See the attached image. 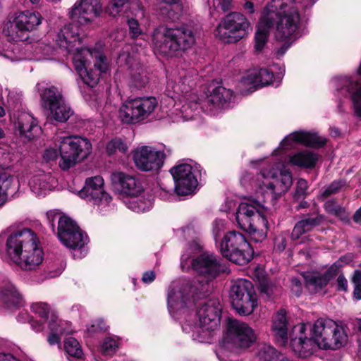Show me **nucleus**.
<instances>
[{
  "label": "nucleus",
  "instance_id": "nucleus-58",
  "mask_svg": "<svg viewBox=\"0 0 361 361\" xmlns=\"http://www.w3.org/2000/svg\"><path fill=\"white\" fill-rule=\"evenodd\" d=\"M59 157V152L54 147L47 148L43 154V159L47 162H50L56 160Z\"/></svg>",
  "mask_w": 361,
  "mask_h": 361
},
{
  "label": "nucleus",
  "instance_id": "nucleus-38",
  "mask_svg": "<svg viewBox=\"0 0 361 361\" xmlns=\"http://www.w3.org/2000/svg\"><path fill=\"white\" fill-rule=\"evenodd\" d=\"M233 97V91L224 87L219 86L214 89L210 95L207 97L206 102L212 104L211 110L216 106H224L230 102Z\"/></svg>",
  "mask_w": 361,
  "mask_h": 361
},
{
  "label": "nucleus",
  "instance_id": "nucleus-11",
  "mask_svg": "<svg viewBox=\"0 0 361 361\" xmlns=\"http://www.w3.org/2000/svg\"><path fill=\"white\" fill-rule=\"evenodd\" d=\"M221 307L217 299H210L202 305L195 315L197 320L194 324L186 322L183 325V330L187 333L192 332L194 340L203 342L207 331L217 329L220 324Z\"/></svg>",
  "mask_w": 361,
  "mask_h": 361
},
{
  "label": "nucleus",
  "instance_id": "nucleus-35",
  "mask_svg": "<svg viewBox=\"0 0 361 361\" xmlns=\"http://www.w3.org/2000/svg\"><path fill=\"white\" fill-rule=\"evenodd\" d=\"M274 78L272 71L263 68L254 70L244 77L243 82L245 84L253 85L255 87H263L270 85Z\"/></svg>",
  "mask_w": 361,
  "mask_h": 361
},
{
  "label": "nucleus",
  "instance_id": "nucleus-13",
  "mask_svg": "<svg viewBox=\"0 0 361 361\" xmlns=\"http://www.w3.org/2000/svg\"><path fill=\"white\" fill-rule=\"evenodd\" d=\"M59 152V167L66 171L87 158L92 152V144L87 138L80 136L61 137Z\"/></svg>",
  "mask_w": 361,
  "mask_h": 361
},
{
  "label": "nucleus",
  "instance_id": "nucleus-19",
  "mask_svg": "<svg viewBox=\"0 0 361 361\" xmlns=\"http://www.w3.org/2000/svg\"><path fill=\"white\" fill-rule=\"evenodd\" d=\"M197 166L190 163L180 162L170 169L178 195H188L194 193L198 185L196 173Z\"/></svg>",
  "mask_w": 361,
  "mask_h": 361
},
{
  "label": "nucleus",
  "instance_id": "nucleus-28",
  "mask_svg": "<svg viewBox=\"0 0 361 361\" xmlns=\"http://www.w3.org/2000/svg\"><path fill=\"white\" fill-rule=\"evenodd\" d=\"M14 126L20 135L28 140L33 139L41 131L37 120L28 112L21 111L13 116Z\"/></svg>",
  "mask_w": 361,
  "mask_h": 361
},
{
  "label": "nucleus",
  "instance_id": "nucleus-44",
  "mask_svg": "<svg viewBox=\"0 0 361 361\" xmlns=\"http://www.w3.org/2000/svg\"><path fill=\"white\" fill-rule=\"evenodd\" d=\"M49 112V116L59 122H66L73 114L72 109L65 100L50 109Z\"/></svg>",
  "mask_w": 361,
  "mask_h": 361
},
{
  "label": "nucleus",
  "instance_id": "nucleus-18",
  "mask_svg": "<svg viewBox=\"0 0 361 361\" xmlns=\"http://www.w3.org/2000/svg\"><path fill=\"white\" fill-rule=\"evenodd\" d=\"M104 180L101 176L87 178L78 195L90 202L100 212L106 211L111 205L112 197L104 188Z\"/></svg>",
  "mask_w": 361,
  "mask_h": 361
},
{
  "label": "nucleus",
  "instance_id": "nucleus-50",
  "mask_svg": "<svg viewBox=\"0 0 361 361\" xmlns=\"http://www.w3.org/2000/svg\"><path fill=\"white\" fill-rule=\"evenodd\" d=\"M118 348V343L117 340L114 338H106L101 346V352L104 355L111 356Z\"/></svg>",
  "mask_w": 361,
  "mask_h": 361
},
{
  "label": "nucleus",
  "instance_id": "nucleus-5",
  "mask_svg": "<svg viewBox=\"0 0 361 361\" xmlns=\"http://www.w3.org/2000/svg\"><path fill=\"white\" fill-rule=\"evenodd\" d=\"M195 39L193 31L185 25L173 28L160 27L153 32L152 45L156 54L171 57L192 47Z\"/></svg>",
  "mask_w": 361,
  "mask_h": 361
},
{
  "label": "nucleus",
  "instance_id": "nucleus-40",
  "mask_svg": "<svg viewBox=\"0 0 361 361\" xmlns=\"http://www.w3.org/2000/svg\"><path fill=\"white\" fill-rule=\"evenodd\" d=\"M317 159V154L309 150H303L291 156L289 161L293 166L301 168H313Z\"/></svg>",
  "mask_w": 361,
  "mask_h": 361
},
{
  "label": "nucleus",
  "instance_id": "nucleus-16",
  "mask_svg": "<svg viewBox=\"0 0 361 361\" xmlns=\"http://www.w3.org/2000/svg\"><path fill=\"white\" fill-rule=\"evenodd\" d=\"M154 97H137L125 102L119 109L118 117L127 124H135L148 118L157 107Z\"/></svg>",
  "mask_w": 361,
  "mask_h": 361
},
{
  "label": "nucleus",
  "instance_id": "nucleus-56",
  "mask_svg": "<svg viewBox=\"0 0 361 361\" xmlns=\"http://www.w3.org/2000/svg\"><path fill=\"white\" fill-rule=\"evenodd\" d=\"M308 188L307 182L302 178L298 180L296 185L295 192L294 195L295 198L301 199L304 198L307 194V190Z\"/></svg>",
  "mask_w": 361,
  "mask_h": 361
},
{
  "label": "nucleus",
  "instance_id": "nucleus-32",
  "mask_svg": "<svg viewBox=\"0 0 361 361\" xmlns=\"http://www.w3.org/2000/svg\"><path fill=\"white\" fill-rule=\"evenodd\" d=\"M271 330L278 343L286 345L288 342V320L286 312L281 310L273 317Z\"/></svg>",
  "mask_w": 361,
  "mask_h": 361
},
{
  "label": "nucleus",
  "instance_id": "nucleus-45",
  "mask_svg": "<svg viewBox=\"0 0 361 361\" xmlns=\"http://www.w3.org/2000/svg\"><path fill=\"white\" fill-rule=\"evenodd\" d=\"M257 356L260 361H280L284 357L273 346L266 343L259 345Z\"/></svg>",
  "mask_w": 361,
  "mask_h": 361
},
{
  "label": "nucleus",
  "instance_id": "nucleus-29",
  "mask_svg": "<svg viewBox=\"0 0 361 361\" xmlns=\"http://www.w3.org/2000/svg\"><path fill=\"white\" fill-rule=\"evenodd\" d=\"M0 300L8 309L20 307L24 301L16 287L9 281L0 280Z\"/></svg>",
  "mask_w": 361,
  "mask_h": 361
},
{
  "label": "nucleus",
  "instance_id": "nucleus-7",
  "mask_svg": "<svg viewBox=\"0 0 361 361\" xmlns=\"http://www.w3.org/2000/svg\"><path fill=\"white\" fill-rule=\"evenodd\" d=\"M267 209L259 201L247 198L239 204L236 221L242 230L250 233L255 241L259 242L267 236Z\"/></svg>",
  "mask_w": 361,
  "mask_h": 361
},
{
  "label": "nucleus",
  "instance_id": "nucleus-55",
  "mask_svg": "<svg viewBox=\"0 0 361 361\" xmlns=\"http://www.w3.org/2000/svg\"><path fill=\"white\" fill-rule=\"evenodd\" d=\"M127 23L128 25L130 34L132 37H137L142 34V31L137 19L134 18H128Z\"/></svg>",
  "mask_w": 361,
  "mask_h": 361
},
{
  "label": "nucleus",
  "instance_id": "nucleus-15",
  "mask_svg": "<svg viewBox=\"0 0 361 361\" xmlns=\"http://www.w3.org/2000/svg\"><path fill=\"white\" fill-rule=\"evenodd\" d=\"M223 257L231 262L245 265L253 257V250L245 236L236 231L226 233L220 245Z\"/></svg>",
  "mask_w": 361,
  "mask_h": 361
},
{
  "label": "nucleus",
  "instance_id": "nucleus-60",
  "mask_svg": "<svg viewBox=\"0 0 361 361\" xmlns=\"http://www.w3.org/2000/svg\"><path fill=\"white\" fill-rule=\"evenodd\" d=\"M224 230V221L221 219H216L213 223L212 232L215 239Z\"/></svg>",
  "mask_w": 361,
  "mask_h": 361
},
{
  "label": "nucleus",
  "instance_id": "nucleus-14",
  "mask_svg": "<svg viewBox=\"0 0 361 361\" xmlns=\"http://www.w3.org/2000/svg\"><path fill=\"white\" fill-rule=\"evenodd\" d=\"M251 30L250 23L243 14L231 12L221 20L215 29L214 35L225 43H235Z\"/></svg>",
  "mask_w": 361,
  "mask_h": 361
},
{
  "label": "nucleus",
  "instance_id": "nucleus-41",
  "mask_svg": "<svg viewBox=\"0 0 361 361\" xmlns=\"http://www.w3.org/2000/svg\"><path fill=\"white\" fill-rule=\"evenodd\" d=\"M321 223L319 216L307 217L298 221L291 233L290 238L293 240H298L305 233H307Z\"/></svg>",
  "mask_w": 361,
  "mask_h": 361
},
{
  "label": "nucleus",
  "instance_id": "nucleus-22",
  "mask_svg": "<svg viewBox=\"0 0 361 361\" xmlns=\"http://www.w3.org/2000/svg\"><path fill=\"white\" fill-rule=\"evenodd\" d=\"M111 180L114 189L126 196L137 197L144 192L141 181L134 176L115 171L111 175Z\"/></svg>",
  "mask_w": 361,
  "mask_h": 361
},
{
  "label": "nucleus",
  "instance_id": "nucleus-36",
  "mask_svg": "<svg viewBox=\"0 0 361 361\" xmlns=\"http://www.w3.org/2000/svg\"><path fill=\"white\" fill-rule=\"evenodd\" d=\"M67 326L68 323L59 319L54 314H51L48 322V327L50 331L47 338L49 343L51 345L59 343L61 336L68 332Z\"/></svg>",
  "mask_w": 361,
  "mask_h": 361
},
{
  "label": "nucleus",
  "instance_id": "nucleus-54",
  "mask_svg": "<svg viewBox=\"0 0 361 361\" xmlns=\"http://www.w3.org/2000/svg\"><path fill=\"white\" fill-rule=\"evenodd\" d=\"M345 182L342 180H335L331 183L322 193L323 198H326L332 194L337 192L343 186H344Z\"/></svg>",
  "mask_w": 361,
  "mask_h": 361
},
{
  "label": "nucleus",
  "instance_id": "nucleus-12",
  "mask_svg": "<svg viewBox=\"0 0 361 361\" xmlns=\"http://www.w3.org/2000/svg\"><path fill=\"white\" fill-rule=\"evenodd\" d=\"M256 340L254 331L245 322L228 319L227 331L222 340L221 353H240L248 348Z\"/></svg>",
  "mask_w": 361,
  "mask_h": 361
},
{
  "label": "nucleus",
  "instance_id": "nucleus-48",
  "mask_svg": "<svg viewBox=\"0 0 361 361\" xmlns=\"http://www.w3.org/2000/svg\"><path fill=\"white\" fill-rule=\"evenodd\" d=\"M64 349L66 353L73 357L80 358L82 350L79 342L73 337L67 338L64 342Z\"/></svg>",
  "mask_w": 361,
  "mask_h": 361
},
{
  "label": "nucleus",
  "instance_id": "nucleus-42",
  "mask_svg": "<svg viewBox=\"0 0 361 361\" xmlns=\"http://www.w3.org/2000/svg\"><path fill=\"white\" fill-rule=\"evenodd\" d=\"M269 19L263 13L255 37V49L257 51H261L267 42L269 29L271 27L267 20Z\"/></svg>",
  "mask_w": 361,
  "mask_h": 361
},
{
  "label": "nucleus",
  "instance_id": "nucleus-26",
  "mask_svg": "<svg viewBox=\"0 0 361 361\" xmlns=\"http://www.w3.org/2000/svg\"><path fill=\"white\" fill-rule=\"evenodd\" d=\"M56 42L61 48L66 50L68 54H73L83 47H78L77 45L81 44V38L79 33V27L75 23H70L64 25L58 32Z\"/></svg>",
  "mask_w": 361,
  "mask_h": 361
},
{
  "label": "nucleus",
  "instance_id": "nucleus-27",
  "mask_svg": "<svg viewBox=\"0 0 361 361\" xmlns=\"http://www.w3.org/2000/svg\"><path fill=\"white\" fill-rule=\"evenodd\" d=\"M22 46V54L25 58L22 60L42 61L51 59L54 54V48L46 40L42 39L33 43H20Z\"/></svg>",
  "mask_w": 361,
  "mask_h": 361
},
{
  "label": "nucleus",
  "instance_id": "nucleus-4",
  "mask_svg": "<svg viewBox=\"0 0 361 361\" xmlns=\"http://www.w3.org/2000/svg\"><path fill=\"white\" fill-rule=\"evenodd\" d=\"M269 17L272 27L276 26V37L279 41H294L300 37V16L295 0H271L263 11Z\"/></svg>",
  "mask_w": 361,
  "mask_h": 361
},
{
  "label": "nucleus",
  "instance_id": "nucleus-37",
  "mask_svg": "<svg viewBox=\"0 0 361 361\" xmlns=\"http://www.w3.org/2000/svg\"><path fill=\"white\" fill-rule=\"evenodd\" d=\"M19 188L15 177L8 171H0V207L2 206L8 195H13Z\"/></svg>",
  "mask_w": 361,
  "mask_h": 361
},
{
  "label": "nucleus",
  "instance_id": "nucleus-30",
  "mask_svg": "<svg viewBox=\"0 0 361 361\" xmlns=\"http://www.w3.org/2000/svg\"><path fill=\"white\" fill-rule=\"evenodd\" d=\"M187 287H183L179 281L171 283L168 289L167 302L168 309L171 314L186 305V297L183 291Z\"/></svg>",
  "mask_w": 361,
  "mask_h": 361
},
{
  "label": "nucleus",
  "instance_id": "nucleus-17",
  "mask_svg": "<svg viewBox=\"0 0 361 361\" xmlns=\"http://www.w3.org/2000/svg\"><path fill=\"white\" fill-rule=\"evenodd\" d=\"M232 305L241 315L251 314L257 306V296L251 281L239 279L234 282L231 289Z\"/></svg>",
  "mask_w": 361,
  "mask_h": 361
},
{
  "label": "nucleus",
  "instance_id": "nucleus-63",
  "mask_svg": "<svg viewBox=\"0 0 361 361\" xmlns=\"http://www.w3.org/2000/svg\"><path fill=\"white\" fill-rule=\"evenodd\" d=\"M337 289L346 291L348 289V281L343 275H339L337 279Z\"/></svg>",
  "mask_w": 361,
  "mask_h": 361
},
{
  "label": "nucleus",
  "instance_id": "nucleus-61",
  "mask_svg": "<svg viewBox=\"0 0 361 361\" xmlns=\"http://www.w3.org/2000/svg\"><path fill=\"white\" fill-rule=\"evenodd\" d=\"M292 291L295 293L297 296H299L302 291V283L297 278H293L291 280Z\"/></svg>",
  "mask_w": 361,
  "mask_h": 361
},
{
  "label": "nucleus",
  "instance_id": "nucleus-34",
  "mask_svg": "<svg viewBox=\"0 0 361 361\" xmlns=\"http://www.w3.org/2000/svg\"><path fill=\"white\" fill-rule=\"evenodd\" d=\"M52 180L53 178L49 173L42 171L31 177L29 180V185L31 190L37 196H44L51 190Z\"/></svg>",
  "mask_w": 361,
  "mask_h": 361
},
{
  "label": "nucleus",
  "instance_id": "nucleus-21",
  "mask_svg": "<svg viewBox=\"0 0 361 361\" xmlns=\"http://www.w3.org/2000/svg\"><path fill=\"white\" fill-rule=\"evenodd\" d=\"M326 139L319 136L316 133L296 131L287 135L280 143V147L275 149L274 154H279L281 149L290 150L296 144H302L308 147H320L326 144Z\"/></svg>",
  "mask_w": 361,
  "mask_h": 361
},
{
  "label": "nucleus",
  "instance_id": "nucleus-46",
  "mask_svg": "<svg viewBox=\"0 0 361 361\" xmlns=\"http://www.w3.org/2000/svg\"><path fill=\"white\" fill-rule=\"evenodd\" d=\"M305 279L306 286L311 293L320 291L328 284L326 279L322 274H308Z\"/></svg>",
  "mask_w": 361,
  "mask_h": 361
},
{
  "label": "nucleus",
  "instance_id": "nucleus-23",
  "mask_svg": "<svg viewBox=\"0 0 361 361\" xmlns=\"http://www.w3.org/2000/svg\"><path fill=\"white\" fill-rule=\"evenodd\" d=\"M134 49V46L131 44L126 45L118 56L117 63L121 67H126L131 72L135 71V73H130L131 75L132 84L136 88H141L145 85L146 80L141 76L140 71L142 67Z\"/></svg>",
  "mask_w": 361,
  "mask_h": 361
},
{
  "label": "nucleus",
  "instance_id": "nucleus-47",
  "mask_svg": "<svg viewBox=\"0 0 361 361\" xmlns=\"http://www.w3.org/2000/svg\"><path fill=\"white\" fill-rule=\"evenodd\" d=\"M133 199L129 201L128 207L132 211L137 213L145 212L150 209L152 207V202L149 197H132Z\"/></svg>",
  "mask_w": 361,
  "mask_h": 361
},
{
  "label": "nucleus",
  "instance_id": "nucleus-53",
  "mask_svg": "<svg viewBox=\"0 0 361 361\" xmlns=\"http://www.w3.org/2000/svg\"><path fill=\"white\" fill-rule=\"evenodd\" d=\"M351 281L354 284V291L353 295L354 297L357 300H361V271L358 270H355L353 272V276L351 278Z\"/></svg>",
  "mask_w": 361,
  "mask_h": 361
},
{
  "label": "nucleus",
  "instance_id": "nucleus-31",
  "mask_svg": "<svg viewBox=\"0 0 361 361\" xmlns=\"http://www.w3.org/2000/svg\"><path fill=\"white\" fill-rule=\"evenodd\" d=\"M13 18L26 34L35 30L43 20V17L39 12L29 10L16 13Z\"/></svg>",
  "mask_w": 361,
  "mask_h": 361
},
{
  "label": "nucleus",
  "instance_id": "nucleus-20",
  "mask_svg": "<svg viewBox=\"0 0 361 361\" xmlns=\"http://www.w3.org/2000/svg\"><path fill=\"white\" fill-rule=\"evenodd\" d=\"M133 161L137 166L143 171H157L163 164L164 154L149 146H141L133 152Z\"/></svg>",
  "mask_w": 361,
  "mask_h": 361
},
{
  "label": "nucleus",
  "instance_id": "nucleus-10",
  "mask_svg": "<svg viewBox=\"0 0 361 361\" xmlns=\"http://www.w3.org/2000/svg\"><path fill=\"white\" fill-rule=\"evenodd\" d=\"M200 250V246L197 241L190 243L182 255L180 266L184 271L194 269L200 275L206 278L207 283L215 278L220 273L227 272L226 265L221 264L216 257L209 252H204L196 259H191V253H196Z\"/></svg>",
  "mask_w": 361,
  "mask_h": 361
},
{
  "label": "nucleus",
  "instance_id": "nucleus-9",
  "mask_svg": "<svg viewBox=\"0 0 361 361\" xmlns=\"http://www.w3.org/2000/svg\"><path fill=\"white\" fill-rule=\"evenodd\" d=\"M73 63L83 82L91 87L97 85L102 75L109 69L106 56L90 49H78L73 57Z\"/></svg>",
  "mask_w": 361,
  "mask_h": 361
},
{
  "label": "nucleus",
  "instance_id": "nucleus-43",
  "mask_svg": "<svg viewBox=\"0 0 361 361\" xmlns=\"http://www.w3.org/2000/svg\"><path fill=\"white\" fill-rule=\"evenodd\" d=\"M0 55L11 61H19L25 58V56L22 54V46L20 43H12L8 41L5 43L1 37Z\"/></svg>",
  "mask_w": 361,
  "mask_h": 361
},
{
  "label": "nucleus",
  "instance_id": "nucleus-33",
  "mask_svg": "<svg viewBox=\"0 0 361 361\" xmlns=\"http://www.w3.org/2000/svg\"><path fill=\"white\" fill-rule=\"evenodd\" d=\"M36 87L40 93L42 105L47 111L65 100L61 92L54 86L44 87L39 83Z\"/></svg>",
  "mask_w": 361,
  "mask_h": 361
},
{
  "label": "nucleus",
  "instance_id": "nucleus-62",
  "mask_svg": "<svg viewBox=\"0 0 361 361\" xmlns=\"http://www.w3.org/2000/svg\"><path fill=\"white\" fill-rule=\"evenodd\" d=\"M286 42L284 44H283L280 48L277 49V50H276V51H275V55L278 59L281 58V56H283L284 55V54L286 52V51L288 50V49L290 47L292 42H293V41H288V40H286Z\"/></svg>",
  "mask_w": 361,
  "mask_h": 361
},
{
  "label": "nucleus",
  "instance_id": "nucleus-3",
  "mask_svg": "<svg viewBox=\"0 0 361 361\" xmlns=\"http://www.w3.org/2000/svg\"><path fill=\"white\" fill-rule=\"evenodd\" d=\"M254 175L253 172H245L240 178L241 185L262 195L270 194L274 200L283 195L293 183L291 172L280 169V164L263 168L256 177Z\"/></svg>",
  "mask_w": 361,
  "mask_h": 361
},
{
  "label": "nucleus",
  "instance_id": "nucleus-64",
  "mask_svg": "<svg viewBox=\"0 0 361 361\" xmlns=\"http://www.w3.org/2000/svg\"><path fill=\"white\" fill-rule=\"evenodd\" d=\"M159 197L165 201H170L174 197V195L171 191L161 188L159 192Z\"/></svg>",
  "mask_w": 361,
  "mask_h": 361
},
{
  "label": "nucleus",
  "instance_id": "nucleus-59",
  "mask_svg": "<svg viewBox=\"0 0 361 361\" xmlns=\"http://www.w3.org/2000/svg\"><path fill=\"white\" fill-rule=\"evenodd\" d=\"M286 247V238L283 234L276 236L274 239V250L282 252Z\"/></svg>",
  "mask_w": 361,
  "mask_h": 361
},
{
  "label": "nucleus",
  "instance_id": "nucleus-6",
  "mask_svg": "<svg viewBox=\"0 0 361 361\" xmlns=\"http://www.w3.org/2000/svg\"><path fill=\"white\" fill-rule=\"evenodd\" d=\"M191 82L190 78L187 77L185 70H173L169 76L166 89L167 96L173 100L178 99L180 102H184L180 108L179 104H176L177 107L172 113L176 114V116L172 117L173 122L193 119L195 112L199 113V104L195 100L188 101V98L186 97L190 90Z\"/></svg>",
  "mask_w": 361,
  "mask_h": 361
},
{
  "label": "nucleus",
  "instance_id": "nucleus-2",
  "mask_svg": "<svg viewBox=\"0 0 361 361\" xmlns=\"http://www.w3.org/2000/svg\"><path fill=\"white\" fill-rule=\"evenodd\" d=\"M6 250L10 259L23 270H37L44 260V251L36 233L28 228L11 233Z\"/></svg>",
  "mask_w": 361,
  "mask_h": 361
},
{
  "label": "nucleus",
  "instance_id": "nucleus-1",
  "mask_svg": "<svg viewBox=\"0 0 361 361\" xmlns=\"http://www.w3.org/2000/svg\"><path fill=\"white\" fill-rule=\"evenodd\" d=\"M306 326L295 325L290 334V345L293 350L300 357L311 355L317 348L337 350L348 341L343 326L329 318H319L311 328V338H307Z\"/></svg>",
  "mask_w": 361,
  "mask_h": 361
},
{
  "label": "nucleus",
  "instance_id": "nucleus-57",
  "mask_svg": "<svg viewBox=\"0 0 361 361\" xmlns=\"http://www.w3.org/2000/svg\"><path fill=\"white\" fill-rule=\"evenodd\" d=\"M105 329V323L102 319H97L94 322L89 326L87 329V332L90 335H92L94 333H97Z\"/></svg>",
  "mask_w": 361,
  "mask_h": 361
},
{
  "label": "nucleus",
  "instance_id": "nucleus-39",
  "mask_svg": "<svg viewBox=\"0 0 361 361\" xmlns=\"http://www.w3.org/2000/svg\"><path fill=\"white\" fill-rule=\"evenodd\" d=\"M3 34L7 38V41L12 43H22L27 39V34L17 24L14 18L4 24Z\"/></svg>",
  "mask_w": 361,
  "mask_h": 361
},
{
  "label": "nucleus",
  "instance_id": "nucleus-8",
  "mask_svg": "<svg viewBox=\"0 0 361 361\" xmlns=\"http://www.w3.org/2000/svg\"><path fill=\"white\" fill-rule=\"evenodd\" d=\"M48 222L54 231V221L58 220V238L62 244L73 252L74 258H82L87 252V235L77 224L67 216L49 211L47 213Z\"/></svg>",
  "mask_w": 361,
  "mask_h": 361
},
{
  "label": "nucleus",
  "instance_id": "nucleus-49",
  "mask_svg": "<svg viewBox=\"0 0 361 361\" xmlns=\"http://www.w3.org/2000/svg\"><path fill=\"white\" fill-rule=\"evenodd\" d=\"M31 310L40 318L47 319V322H49L50 319V317H49L50 307L48 304L41 302L33 303L31 305Z\"/></svg>",
  "mask_w": 361,
  "mask_h": 361
},
{
  "label": "nucleus",
  "instance_id": "nucleus-52",
  "mask_svg": "<svg viewBox=\"0 0 361 361\" xmlns=\"http://www.w3.org/2000/svg\"><path fill=\"white\" fill-rule=\"evenodd\" d=\"M347 258V256H344L340 258L338 261L334 262L324 274H322V276L326 279L327 283L329 282L331 279L335 277L339 271V269L341 267V262H343Z\"/></svg>",
  "mask_w": 361,
  "mask_h": 361
},
{
  "label": "nucleus",
  "instance_id": "nucleus-24",
  "mask_svg": "<svg viewBox=\"0 0 361 361\" xmlns=\"http://www.w3.org/2000/svg\"><path fill=\"white\" fill-rule=\"evenodd\" d=\"M336 91L338 94L350 98L355 114L361 118V85L348 76L334 78Z\"/></svg>",
  "mask_w": 361,
  "mask_h": 361
},
{
  "label": "nucleus",
  "instance_id": "nucleus-51",
  "mask_svg": "<svg viewBox=\"0 0 361 361\" xmlns=\"http://www.w3.org/2000/svg\"><path fill=\"white\" fill-rule=\"evenodd\" d=\"M106 149L107 153L109 155H111L117 151L125 153L128 149V147L121 139L116 138L111 140L107 143Z\"/></svg>",
  "mask_w": 361,
  "mask_h": 361
},
{
  "label": "nucleus",
  "instance_id": "nucleus-25",
  "mask_svg": "<svg viewBox=\"0 0 361 361\" xmlns=\"http://www.w3.org/2000/svg\"><path fill=\"white\" fill-rule=\"evenodd\" d=\"M101 11L100 0H79L70 11L69 16L82 25L93 20Z\"/></svg>",
  "mask_w": 361,
  "mask_h": 361
}]
</instances>
